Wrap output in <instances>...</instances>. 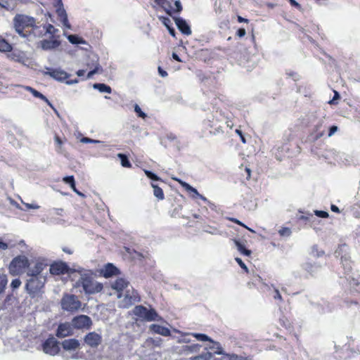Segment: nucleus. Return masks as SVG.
<instances>
[{
  "label": "nucleus",
  "mask_w": 360,
  "mask_h": 360,
  "mask_svg": "<svg viewBox=\"0 0 360 360\" xmlns=\"http://www.w3.org/2000/svg\"><path fill=\"white\" fill-rule=\"evenodd\" d=\"M77 271L79 277L74 284L75 288H82L84 294L88 295H95L103 290V284L95 280L92 271L84 269L79 266Z\"/></svg>",
  "instance_id": "obj_1"
},
{
  "label": "nucleus",
  "mask_w": 360,
  "mask_h": 360,
  "mask_svg": "<svg viewBox=\"0 0 360 360\" xmlns=\"http://www.w3.org/2000/svg\"><path fill=\"white\" fill-rule=\"evenodd\" d=\"M13 22L15 32L23 38H27L29 35L27 33L24 32L25 28L32 27L35 36L37 34V30L40 29V27L35 25V18L27 15L17 14L13 18Z\"/></svg>",
  "instance_id": "obj_2"
},
{
  "label": "nucleus",
  "mask_w": 360,
  "mask_h": 360,
  "mask_svg": "<svg viewBox=\"0 0 360 360\" xmlns=\"http://www.w3.org/2000/svg\"><path fill=\"white\" fill-rule=\"evenodd\" d=\"M25 289L32 297H34L44 288L46 281V276H28Z\"/></svg>",
  "instance_id": "obj_3"
},
{
  "label": "nucleus",
  "mask_w": 360,
  "mask_h": 360,
  "mask_svg": "<svg viewBox=\"0 0 360 360\" xmlns=\"http://www.w3.org/2000/svg\"><path fill=\"white\" fill-rule=\"evenodd\" d=\"M60 306L63 310L72 313L81 308L82 302L77 295L65 293L60 300Z\"/></svg>",
  "instance_id": "obj_4"
},
{
  "label": "nucleus",
  "mask_w": 360,
  "mask_h": 360,
  "mask_svg": "<svg viewBox=\"0 0 360 360\" xmlns=\"http://www.w3.org/2000/svg\"><path fill=\"white\" fill-rule=\"evenodd\" d=\"M30 266L28 258L25 255H19L14 257L11 262L9 272L13 275H19L25 271Z\"/></svg>",
  "instance_id": "obj_5"
},
{
  "label": "nucleus",
  "mask_w": 360,
  "mask_h": 360,
  "mask_svg": "<svg viewBox=\"0 0 360 360\" xmlns=\"http://www.w3.org/2000/svg\"><path fill=\"white\" fill-rule=\"evenodd\" d=\"M77 266L70 267L65 262H55L50 266V273L53 275L68 274L72 280L76 277Z\"/></svg>",
  "instance_id": "obj_6"
},
{
  "label": "nucleus",
  "mask_w": 360,
  "mask_h": 360,
  "mask_svg": "<svg viewBox=\"0 0 360 360\" xmlns=\"http://www.w3.org/2000/svg\"><path fill=\"white\" fill-rule=\"evenodd\" d=\"M134 314L147 321H161L162 318L154 309H147L143 305H137L133 310Z\"/></svg>",
  "instance_id": "obj_7"
},
{
  "label": "nucleus",
  "mask_w": 360,
  "mask_h": 360,
  "mask_svg": "<svg viewBox=\"0 0 360 360\" xmlns=\"http://www.w3.org/2000/svg\"><path fill=\"white\" fill-rule=\"evenodd\" d=\"M53 5L56 8V12L58 20L61 22L65 28L71 30L72 26L69 22L68 14L65 9L64 8L62 0H53Z\"/></svg>",
  "instance_id": "obj_8"
},
{
  "label": "nucleus",
  "mask_w": 360,
  "mask_h": 360,
  "mask_svg": "<svg viewBox=\"0 0 360 360\" xmlns=\"http://www.w3.org/2000/svg\"><path fill=\"white\" fill-rule=\"evenodd\" d=\"M71 325L77 330H89L92 326V320L87 315H77L72 318Z\"/></svg>",
  "instance_id": "obj_9"
},
{
  "label": "nucleus",
  "mask_w": 360,
  "mask_h": 360,
  "mask_svg": "<svg viewBox=\"0 0 360 360\" xmlns=\"http://www.w3.org/2000/svg\"><path fill=\"white\" fill-rule=\"evenodd\" d=\"M59 342L53 338L46 339L42 344V349L44 353L54 356L60 351Z\"/></svg>",
  "instance_id": "obj_10"
},
{
  "label": "nucleus",
  "mask_w": 360,
  "mask_h": 360,
  "mask_svg": "<svg viewBox=\"0 0 360 360\" xmlns=\"http://www.w3.org/2000/svg\"><path fill=\"white\" fill-rule=\"evenodd\" d=\"M46 71L44 72V75H49L53 79L63 82L69 78L70 75L60 68H46Z\"/></svg>",
  "instance_id": "obj_11"
},
{
  "label": "nucleus",
  "mask_w": 360,
  "mask_h": 360,
  "mask_svg": "<svg viewBox=\"0 0 360 360\" xmlns=\"http://www.w3.org/2000/svg\"><path fill=\"white\" fill-rule=\"evenodd\" d=\"M48 266L44 259H38L33 267L27 268V276H44L42 274L44 269Z\"/></svg>",
  "instance_id": "obj_12"
},
{
  "label": "nucleus",
  "mask_w": 360,
  "mask_h": 360,
  "mask_svg": "<svg viewBox=\"0 0 360 360\" xmlns=\"http://www.w3.org/2000/svg\"><path fill=\"white\" fill-rule=\"evenodd\" d=\"M141 298L139 295V293L136 290H135L133 288L131 289H127L125 294L124 295V307H127L134 304L136 302H140Z\"/></svg>",
  "instance_id": "obj_13"
},
{
  "label": "nucleus",
  "mask_w": 360,
  "mask_h": 360,
  "mask_svg": "<svg viewBox=\"0 0 360 360\" xmlns=\"http://www.w3.org/2000/svg\"><path fill=\"white\" fill-rule=\"evenodd\" d=\"M73 328L71 322L60 323L57 328L56 335L59 338L72 335H73Z\"/></svg>",
  "instance_id": "obj_14"
},
{
  "label": "nucleus",
  "mask_w": 360,
  "mask_h": 360,
  "mask_svg": "<svg viewBox=\"0 0 360 360\" xmlns=\"http://www.w3.org/2000/svg\"><path fill=\"white\" fill-rule=\"evenodd\" d=\"M84 340L87 345L91 347H96L101 343L102 338L99 334L91 332L84 336Z\"/></svg>",
  "instance_id": "obj_15"
},
{
  "label": "nucleus",
  "mask_w": 360,
  "mask_h": 360,
  "mask_svg": "<svg viewBox=\"0 0 360 360\" xmlns=\"http://www.w3.org/2000/svg\"><path fill=\"white\" fill-rule=\"evenodd\" d=\"M174 20L177 28L182 34L187 36L191 34L192 32L191 27L185 19L181 17H174Z\"/></svg>",
  "instance_id": "obj_16"
},
{
  "label": "nucleus",
  "mask_w": 360,
  "mask_h": 360,
  "mask_svg": "<svg viewBox=\"0 0 360 360\" xmlns=\"http://www.w3.org/2000/svg\"><path fill=\"white\" fill-rule=\"evenodd\" d=\"M301 266L303 270L307 271L311 276H314L317 274L321 269V264L317 262L312 263L310 262H304Z\"/></svg>",
  "instance_id": "obj_17"
},
{
  "label": "nucleus",
  "mask_w": 360,
  "mask_h": 360,
  "mask_svg": "<svg viewBox=\"0 0 360 360\" xmlns=\"http://www.w3.org/2000/svg\"><path fill=\"white\" fill-rule=\"evenodd\" d=\"M61 346L65 351H75L79 348L80 343L75 338L67 339L61 342Z\"/></svg>",
  "instance_id": "obj_18"
},
{
  "label": "nucleus",
  "mask_w": 360,
  "mask_h": 360,
  "mask_svg": "<svg viewBox=\"0 0 360 360\" xmlns=\"http://www.w3.org/2000/svg\"><path fill=\"white\" fill-rule=\"evenodd\" d=\"M101 274L105 278H110L112 276H116L120 274L119 269L112 263H108L101 271Z\"/></svg>",
  "instance_id": "obj_19"
},
{
  "label": "nucleus",
  "mask_w": 360,
  "mask_h": 360,
  "mask_svg": "<svg viewBox=\"0 0 360 360\" xmlns=\"http://www.w3.org/2000/svg\"><path fill=\"white\" fill-rule=\"evenodd\" d=\"M41 48L44 51H51L57 49L60 45V41L57 39H44L40 41Z\"/></svg>",
  "instance_id": "obj_20"
},
{
  "label": "nucleus",
  "mask_w": 360,
  "mask_h": 360,
  "mask_svg": "<svg viewBox=\"0 0 360 360\" xmlns=\"http://www.w3.org/2000/svg\"><path fill=\"white\" fill-rule=\"evenodd\" d=\"M150 330L156 334H159L165 337H167L171 335V332L169 328L158 324L150 325Z\"/></svg>",
  "instance_id": "obj_21"
},
{
  "label": "nucleus",
  "mask_w": 360,
  "mask_h": 360,
  "mask_svg": "<svg viewBox=\"0 0 360 360\" xmlns=\"http://www.w3.org/2000/svg\"><path fill=\"white\" fill-rule=\"evenodd\" d=\"M22 87L26 91L30 92L34 97L41 99L42 101H45L48 104V105L53 108V106L51 104V103L41 93H40L39 91H37L36 89L30 86H22Z\"/></svg>",
  "instance_id": "obj_22"
},
{
  "label": "nucleus",
  "mask_w": 360,
  "mask_h": 360,
  "mask_svg": "<svg viewBox=\"0 0 360 360\" xmlns=\"http://www.w3.org/2000/svg\"><path fill=\"white\" fill-rule=\"evenodd\" d=\"M129 285V281L123 278H117L113 283H112V288L116 290L117 292H121L124 289L128 288Z\"/></svg>",
  "instance_id": "obj_23"
},
{
  "label": "nucleus",
  "mask_w": 360,
  "mask_h": 360,
  "mask_svg": "<svg viewBox=\"0 0 360 360\" xmlns=\"http://www.w3.org/2000/svg\"><path fill=\"white\" fill-rule=\"evenodd\" d=\"M174 179L176 181H177L181 184V186L186 189V191H188V193H190L191 194V197L193 198H197V196L200 195V193H198L197 189L193 188V186H191L188 183H186L181 179Z\"/></svg>",
  "instance_id": "obj_24"
},
{
  "label": "nucleus",
  "mask_w": 360,
  "mask_h": 360,
  "mask_svg": "<svg viewBox=\"0 0 360 360\" xmlns=\"http://www.w3.org/2000/svg\"><path fill=\"white\" fill-rule=\"evenodd\" d=\"M233 242L236 247L237 250L243 255L250 256L252 253L251 250L247 249L245 245L240 241V239H233Z\"/></svg>",
  "instance_id": "obj_25"
},
{
  "label": "nucleus",
  "mask_w": 360,
  "mask_h": 360,
  "mask_svg": "<svg viewBox=\"0 0 360 360\" xmlns=\"http://www.w3.org/2000/svg\"><path fill=\"white\" fill-rule=\"evenodd\" d=\"M56 32H58V29L55 28L53 25H52L51 24H46V25H44L42 27V30L41 31H37V36L38 37H41V36H43L44 34H54Z\"/></svg>",
  "instance_id": "obj_26"
},
{
  "label": "nucleus",
  "mask_w": 360,
  "mask_h": 360,
  "mask_svg": "<svg viewBox=\"0 0 360 360\" xmlns=\"http://www.w3.org/2000/svg\"><path fill=\"white\" fill-rule=\"evenodd\" d=\"M16 6V0H0V6L7 11H12Z\"/></svg>",
  "instance_id": "obj_27"
},
{
  "label": "nucleus",
  "mask_w": 360,
  "mask_h": 360,
  "mask_svg": "<svg viewBox=\"0 0 360 360\" xmlns=\"http://www.w3.org/2000/svg\"><path fill=\"white\" fill-rule=\"evenodd\" d=\"M201 345L199 344H192L191 345H184L182 347V351L186 354L198 352Z\"/></svg>",
  "instance_id": "obj_28"
},
{
  "label": "nucleus",
  "mask_w": 360,
  "mask_h": 360,
  "mask_svg": "<svg viewBox=\"0 0 360 360\" xmlns=\"http://www.w3.org/2000/svg\"><path fill=\"white\" fill-rule=\"evenodd\" d=\"M155 2L159 6L162 8L168 15H171L172 6L167 0H155Z\"/></svg>",
  "instance_id": "obj_29"
},
{
  "label": "nucleus",
  "mask_w": 360,
  "mask_h": 360,
  "mask_svg": "<svg viewBox=\"0 0 360 360\" xmlns=\"http://www.w3.org/2000/svg\"><path fill=\"white\" fill-rule=\"evenodd\" d=\"M93 88L99 91L101 93L110 94L112 92L111 87L103 83H95L93 85Z\"/></svg>",
  "instance_id": "obj_30"
},
{
  "label": "nucleus",
  "mask_w": 360,
  "mask_h": 360,
  "mask_svg": "<svg viewBox=\"0 0 360 360\" xmlns=\"http://www.w3.org/2000/svg\"><path fill=\"white\" fill-rule=\"evenodd\" d=\"M151 186L153 188V195L159 200H162L165 198L162 189L153 182L151 183Z\"/></svg>",
  "instance_id": "obj_31"
},
{
  "label": "nucleus",
  "mask_w": 360,
  "mask_h": 360,
  "mask_svg": "<svg viewBox=\"0 0 360 360\" xmlns=\"http://www.w3.org/2000/svg\"><path fill=\"white\" fill-rule=\"evenodd\" d=\"M68 41L72 44H85L86 41L77 34H69L67 37Z\"/></svg>",
  "instance_id": "obj_32"
},
{
  "label": "nucleus",
  "mask_w": 360,
  "mask_h": 360,
  "mask_svg": "<svg viewBox=\"0 0 360 360\" xmlns=\"http://www.w3.org/2000/svg\"><path fill=\"white\" fill-rule=\"evenodd\" d=\"M210 342L212 343V345H210L209 347V348L210 349L213 350L215 354H223V355L226 354L224 353V351H223L222 347H221V346L219 342H214L212 340V341H210Z\"/></svg>",
  "instance_id": "obj_33"
},
{
  "label": "nucleus",
  "mask_w": 360,
  "mask_h": 360,
  "mask_svg": "<svg viewBox=\"0 0 360 360\" xmlns=\"http://www.w3.org/2000/svg\"><path fill=\"white\" fill-rule=\"evenodd\" d=\"M41 221L43 222L46 223L47 224L51 225V224H64L65 220L63 219L59 218H55L53 217L47 218L46 220L44 219H42Z\"/></svg>",
  "instance_id": "obj_34"
},
{
  "label": "nucleus",
  "mask_w": 360,
  "mask_h": 360,
  "mask_svg": "<svg viewBox=\"0 0 360 360\" xmlns=\"http://www.w3.org/2000/svg\"><path fill=\"white\" fill-rule=\"evenodd\" d=\"M103 71L99 63H96L95 68L91 69L86 75V79H91L95 74L102 73Z\"/></svg>",
  "instance_id": "obj_35"
},
{
  "label": "nucleus",
  "mask_w": 360,
  "mask_h": 360,
  "mask_svg": "<svg viewBox=\"0 0 360 360\" xmlns=\"http://www.w3.org/2000/svg\"><path fill=\"white\" fill-rule=\"evenodd\" d=\"M117 157L120 158L121 165L124 167H131V164L130 163V161L129 160V158L127 156L122 153H119L117 155Z\"/></svg>",
  "instance_id": "obj_36"
},
{
  "label": "nucleus",
  "mask_w": 360,
  "mask_h": 360,
  "mask_svg": "<svg viewBox=\"0 0 360 360\" xmlns=\"http://www.w3.org/2000/svg\"><path fill=\"white\" fill-rule=\"evenodd\" d=\"M212 357V354L210 352H206L200 355L191 357L190 360H210Z\"/></svg>",
  "instance_id": "obj_37"
},
{
  "label": "nucleus",
  "mask_w": 360,
  "mask_h": 360,
  "mask_svg": "<svg viewBox=\"0 0 360 360\" xmlns=\"http://www.w3.org/2000/svg\"><path fill=\"white\" fill-rule=\"evenodd\" d=\"M12 49L11 45L4 39H0V51L6 52Z\"/></svg>",
  "instance_id": "obj_38"
},
{
  "label": "nucleus",
  "mask_w": 360,
  "mask_h": 360,
  "mask_svg": "<svg viewBox=\"0 0 360 360\" xmlns=\"http://www.w3.org/2000/svg\"><path fill=\"white\" fill-rule=\"evenodd\" d=\"M63 181L65 184H68L72 189H75V186H76V184L75 178L72 175L65 176L63 179Z\"/></svg>",
  "instance_id": "obj_39"
},
{
  "label": "nucleus",
  "mask_w": 360,
  "mask_h": 360,
  "mask_svg": "<svg viewBox=\"0 0 360 360\" xmlns=\"http://www.w3.org/2000/svg\"><path fill=\"white\" fill-rule=\"evenodd\" d=\"M192 335L195 337L198 340L205 342V341H212V339L207 336L206 334L203 333H192Z\"/></svg>",
  "instance_id": "obj_40"
},
{
  "label": "nucleus",
  "mask_w": 360,
  "mask_h": 360,
  "mask_svg": "<svg viewBox=\"0 0 360 360\" xmlns=\"http://www.w3.org/2000/svg\"><path fill=\"white\" fill-rule=\"evenodd\" d=\"M90 61L87 63V67L90 69H92L95 68L96 63H98V57L96 55H92L91 56H89Z\"/></svg>",
  "instance_id": "obj_41"
},
{
  "label": "nucleus",
  "mask_w": 360,
  "mask_h": 360,
  "mask_svg": "<svg viewBox=\"0 0 360 360\" xmlns=\"http://www.w3.org/2000/svg\"><path fill=\"white\" fill-rule=\"evenodd\" d=\"M7 278L6 275L0 274V294L2 293L6 286Z\"/></svg>",
  "instance_id": "obj_42"
},
{
  "label": "nucleus",
  "mask_w": 360,
  "mask_h": 360,
  "mask_svg": "<svg viewBox=\"0 0 360 360\" xmlns=\"http://www.w3.org/2000/svg\"><path fill=\"white\" fill-rule=\"evenodd\" d=\"M225 355L228 357V360H250L248 357L243 356L235 354Z\"/></svg>",
  "instance_id": "obj_43"
},
{
  "label": "nucleus",
  "mask_w": 360,
  "mask_h": 360,
  "mask_svg": "<svg viewBox=\"0 0 360 360\" xmlns=\"http://www.w3.org/2000/svg\"><path fill=\"white\" fill-rule=\"evenodd\" d=\"M174 1L175 8H172L171 14L172 13V12H175V13H181L183 10V7H182L180 0H174Z\"/></svg>",
  "instance_id": "obj_44"
},
{
  "label": "nucleus",
  "mask_w": 360,
  "mask_h": 360,
  "mask_svg": "<svg viewBox=\"0 0 360 360\" xmlns=\"http://www.w3.org/2000/svg\"><path fill=\"white\" fill-rule=\"evenodd\" d=\"M146 176L148 178H149L150 179H151L152 181H160V178L157 175L155 174V173H153V172L151 171H149V170H145L144 171Z\"/></svg>",
  "instance_id": "obj_45"
},
{
  "label": "nucleus",
  "mask_w": 360,
  "mask_h": 360,
  "mask_svg": "<svg viewBox=\"0 0 360 360\" xmlns=\"http://www.w3.org/2000/svg\"><path fill=\"white\" fill-rule=\"evenodd\" d=\"M134 111L139 117L144 119L147 117V115L141 110V108L138 104H135Z\"/></svg>",
  "instance_id": "obj_46"
},
{
  "label": "nucleus",
  "mask_w": 360,
  "mask_h": 360,
  "mask_svg": "<svg viewBox=\"0 0 360 360\" xmlns=\"http://www.w3.org/2000/svg\"><path fill=\"white\" fill-rule=\"evenodd\" d=\"M159 19L167 28L171 27L172 25L171 20L167 17L160 16Z\"/></svg>",
  "instance_id": "obj_47"
},
{
  "label": "nucleus",
  "mask_w": 360,
  "mask_h": 360,
  "mask_svg": "<svg viewBox=\"0 0 360 360\" xmlns=\"http://www.w3.org/2000/svg\"><path fill=\"white\" fill-rule=\"evenodd\" d=\"M321 124H322L321 123H319V124H317L316 125V127H315L316 132V134L315 135V139H320L324 134V131L323 130L319 131V129L321 127Z\"/></svg>",
  "instance_id": "obj_48"
},
{
  "label": "nucleus",
  "mask_w": 360,
  "mask_h": 360,
  "mask_svg": "<svg viewBox=\"0 0 360 360\" xmlns=\"http://www.w3.org/2000/svg\"><path fill=\"white\" fill-rule=\"evenodd\" d=\"M80 141L84 143H98L101 142L98 140L92 139L89 137H82Z\"/></svg>",
  "instance_id": "obj_49"
},
{
  "label": "nucleus",
  "mask_w": 360,
  "mask_h": 360,
  "mask_svg": "<svg viewBox=\"0 0 360 360\" xmlns=\"http://www.w3.org/2000/svg\"><path fill=\"white\" fill-rule=\"evenodd\" d=\"M314 214L316 216L321 218H328L329 216L327 212L323 210H315Z\"/></svg>",
  "instance_id": "obj_50"
},
{
  "label": "nucleus",
  "mask_w": 360,
  "mask_h": 360,
  "mask_svg": "<svg viewBox=\"0 0 360 360\" xmlns=\"http://www.w3.org/2000/svg\"><path fill=\"white\" fill-rule=\"evenodd\" d=\"M21 285V281L19 278H15L12 281L11 283V287L13 290H15L20 287Z\"/></svg>",
  "instance_id": "obj_51"
},
{
  "label": "nucleus",
  "mask_w": 360,
  "mask_h": 360,
  "mask_svg": "<svg viewBox=\"0 0 360 360\" xmlns=\"http://www.w3.org/2000/svg\"><path fill=\"white\" fill-rule=\"evenodd\" d=\"M286 75L289 77L292 78L294 81H297L300 79V76L297 73L293 72V71H287Z\"/></svg>",
  "instance_id": "obj_52"
},
{
  "label": "nucleus",
  "mask_w": 360,
  "mask_h": 360,
  "mask_svg": "<svg viewBox=\"0 0 360 360\" xmlns=\"http://www.w3.org/2000/svg\"><path fill=\"white\" fill-rule=\"evenodd\" d=\"M279 234L282 236H289L291 234V231L289 228H283L279 231Z\"/></svg>",
  "instance_id": "obj_53"
},
{
  "label": "nucleus",
  "mask_w": 360,
  "mask_h": 360,
  "mask_svg": "<svg viewBox=\"0 0 360 360\" xmlns=\"http://www.w3.org/2000/svg\"><path fill=\"white\" fill-rule=\"evenodd\" d=\"M235 260L236 261V262L238 264V265L243 269H244L246 272H248V269L247 267V266L245 265V264L242 261V259L239 257H236L235 259Z\"/></svg>",
  "instance_id": "obj_54"
},
{
  "label": "nucleus",
  "mask_w": 360,
  "mask_h": 360,
  "mask_svg": "<svg viewBox=\"0 0 360 360\" xmlns=\"http://www.w3.org/2000/svg\"><path fill=\"white\" fill-rule=\"evenodd\" d=\"M312 254L314 256H316L317 257H321V256L324 255V252L322 251V250L321 251H319L318 249H317V246H314L312 248Z\"/></svg>",
  "instance_id": "obj_55"
},
{
  "label": "nucleus",
  "mask_w": 360,
  "mask_h": 360,
  "mask_svg": "<svg viewBox=\"0 0 360 360\" xmlns=\"http://www.w3.org/2000/svg\"><path fill=\"white\" fill-rule=\"evenodd\" d=\"M338 128L337 126H335V125L331 126L329 128L328 136L329 137L332 136L338 131Z\"/></svg>",
  "instance_id": "obj_56"
},
{
  "label": "nucleus",
  "mask_w": 360,
  "mask_h": 360,
  "mask_svg": "<svg viewBox=\"0 0 360 360\" xmlns=\"http://www.w3.org/2000/svg\"><path fill=\"white\" fill-rule=\"evenodd\" d=\"M274 295H273L274 298L275 300H278L280 301H282V297H281V295L280 294L279 290L277 288H274Z\"/></svg>",
  "instance_id": "obj_57"
},
{
  "label": "nucleus",
  "mask_w": 360,
  "mask_h": 360,
  "mask_svg": "<svg viewBox=\"0 0 360 360\" xmlns=\"http://www.w3.org/2000/svg\"><path fill=\"white\" fill-rule=\"evenodd\" d=\"M24 205L27 208V209H34V210H37L39 209L40 207L39 205H36V204H30V203H23Z\"/></svg>",
  "instance_id": "obj_58"
},
{
  "label": "nucleus",
  "mask_w": 360,
  "mask_h": 360,
  "mask_svg": "<svg viewBox=\"0 0 360 360\" xmlns=\"http://www.w3.org/2000/svg\"><path fill=\"white\" fill-rule=\"evenodd\" d=\"M340 98V96L339 93H338V91H334V96H333V99H332V100H330V101H329V103H330V104H334V103H335V100H338V99H339Z\"/></svg>",
  "instance_id": "obj_59"
},
{
  "label": "nucleus",
  "mask_w": 360,
  "mask_h": 360,
  "mask_svg": "<svg viewBox=\"0 0 360 360\" xmlns=\"http://www.w3.org/2000/svg\"><path fill=\"white\" fill-rule=\"evenodd\" d=\"M246 34V31L244 28H239L237 32H236V34L237 36H238L239 37H243Z\"/></svg>",
  "instance_id": "obj_60"
},
{
  "label": "nucleus",
  "mask_w": 360,
  "mask_h": 360,
  "mask_svg": "<svg viewBox=\"0 0 360 360\" xmlns=\"http://www.w3.org/2000/svg\"><path fill=\"white\" fill-rule=\"evenodd\" d=\"M236 133L237 134H238V135H239V136H240V138L241 141H242L243 143H246V139H245V136H243V132L241 131V130H240V129H236Z\"/></svg>",
  "instance_id": "obj_61"
},
{
  "label": "nucleus",
  "mask_w": 360,
  "mask_h": 360,
  "mask_svg": "<svg viewBox=\"0 0 360 360\" xmlns=\"http://www.w3.org/2000/svg\"><path fill=\"white\" fill-rule=\"evenodd\" d=\"M52 212H53L54 214L62 216L63 210L62 208H53L52 210Z\"/></svg>",
  "instance_id": "obj_62"
},
{
  "label": "nucleus",
  "mask_w": 360,
  "mask_h": 360,
  "mask_svg": "<svg viewBox=\"0 0 360 360\" xmlns=\"http://www.w3.org/2000/svg\"><path fill=\"white\" fill-rule=\"evenodd\" d=\"M158 73L162 77H165L168 75L167 72L161 68V67H158Z\"/></svg>",
  "instance_id": "obj_63"
},
{
  "label": "nucleus",
  "mask_w": 360,
  "mask_h": 360,
  "mask_svg": "<svg viewBox=\"0 0 360 360\" xmlns=\"http://www.w3.org/2000/svg\"><path fill=\"white\" fill-rule=\"evenodd\" d=\"M8 245L6 243L4 242L1 238H0V250H5L6 249H8Z\"/></svg>",
  "instance_id": "obj_64"
}]
</instances>
